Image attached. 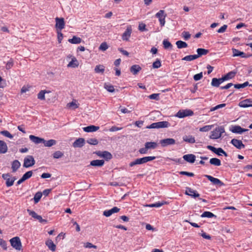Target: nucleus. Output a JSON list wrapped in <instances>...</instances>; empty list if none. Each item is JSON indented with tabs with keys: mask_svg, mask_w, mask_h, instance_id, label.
<instances>
[{
	"mask_svg": "<svg viewBox=\"0 0 252 252\" xmlns=\"http://www.w3.org/2000/svg\"><path fill=\"white\" fill-rule=\"evenodd\" d=\"M176 44L179 49H182L188 47V44L186 42L183 41L182 40H178L176 41Z\"/></svg>",
	"mask_w": 252,
	"mask_h": 252,
	"instance_id": "36",
	"label": "nucleus"
},
{
	"mask_svg": "<svg viewBox=\"0 0 252 252\" xmlns=\"http://www.w3.org/2000/svg\"><path fill=\"white\" fill-rule=\"evenodd\" d=\"M236 73L234 71H230L226 74L224 76L222 77V79L224 80V81L228 80L230 79L233 78L235 75Z\"/></svg>",
	"mask_w": 252,
	"mask_h": 252,
	"instance_id": "33",
	"label": "nucleus"
},
{
	"mask_svg": "<svg viewBox=\"0 0 252 252\" xmlns=\"http://www.w3.org/2000/svg\"><path fill=\"white\" fill-rule=\"evenodd\" d=\"M183 158L187 162L193 163L195 161L196 157L193 154H190L184 155Z\"/></svg>",
	"mask_w": 252,
	"mask_h": 252,
	"instance_id": "15",
	"label": "nucleus"
},
{
	"mask_svg": "<svg viewBox=\"0 0 252 252\" xmlns=\"http://www.w3.org/2000/svg\"><path fill=\"white\" fill-rule=\"evenodd\" d=\"M85 143V140L83 138H79L77 139L72 144L74 148H82Z\"/></svg>",
	"mask_w": 252,
	"mask_h": 252,
	"instance_id": "13",
	"label": "nucleus"
},
{
	"mask_svg": "<svg viewBox=\"0 0 252 252\" xmlns=\"http://www.w3.org/2000/svg\"><path fill=\"white\" fill-rule=\"evenodd\" d=\"M180 175H186L189 177H193L194 174L192 172H189L187 171H180L179 172Z\"/></svg>",
	"mask_w": 252,
	"mask_h": 252,
	"instance_id": "57",
	"label": "nucleus"
},
{
	"mask_svg": "<svg viewBox=\"0 0 252 252\" xmlns=\"http://www.w3.org/2000/svg\"><path fill=\"white\" fill-rule=\"evenodd\" d=\"M159 143L163 147H167L169 145H174L175 144V140L173 138H168L161 139L159 141Z\"/></svg>",
	"mask_w": 252,
	"mask_h": 252,
	"instance_id": "10",
	"label": "nucleus"
},
{
	"mask_svg": "<svg viewBox=\"0 0 252 252\" xmlns=\"http://www.w3.org/2000/svg\"><path fill=\"white\" fill-rule=\"evenodd\" d=\"M229 130L233 133L242 134L243 132L248 131V129L242 128L239 126H232L230 127Z\"/></svg>",
	"mask_w": 252,
	"mask_h": 252,
	"instance_id": "9",
	"label": "nucleus"
},
{
	"mask_svg": "<svg viewBox=\"0 0 252 252\" xmlns=\"http://www.w3.org/2000/svg\"><path fill=\"white\" fill-rule=\"evenodd\" d=\"M206 218H212L213 222H215L217 220V216L210 212L206 211Z\"/></svg>",
	"mask_w": 252,
	"mask_h": 252,
	"instance_id": "40",
	"label": "nucleus"
},
{
	"mask_svg": "<svg viewBox=\"0 0 252 252\" xmlns=\"http://www.w3.org/2000/svg\"><path fill=\"white\" fill-rule=\"evenodd\" d=\"M27 212H28L30 216H31L32 218H33L35 219H37V217L39 216L34 211H32V210H31L30 209H28Z\"/></svg>",
	"mask_w": 252,
	"mask_h": 252,
	"instance_id": "51",
	"label": "nucleus"
},
{
	"mask_svg": "<svg viewBox=\"0 0 252 252\" xmlns=\"http://www.w3.org/2000/svg\"><path fill=\"white\" fill-rule=\"evenodd\" d=\"M11 168L13 172H15L20 167L21 163L18 160H14L11 165Z\"/></svg>",
	"mask_w": 252,
	"mask_h": 252,
	"instance_id": "27",
	"label": "nucleus"
},
{
	"mask_svg": "<svg viewBox=\"0 0 252 252\" xmlns=\"http://www.w3.org/2000/svg\"><path fill=\"white\" fill-rule=\"evenodd\" d=\"M45 243L50 250H51L53 252L55 251L56 246L51 240H47Z\"/></svg>",
	"mask_w": 252,
	"mask_h": 252,
	"instance_id": "32",
	"label": "nucleus"
},
{
	"mask_svg": "<svg viewBox=\"0 0 252 252\" xmlns=\"http://www.w3.org/2000/svg\"><path fill=\"white\" fill-rule=\"evenodd\" d=\"M140 158L141 159V163L142 164L155 159L156 158V157L154 156H149L144 157Z\"/></svg>",
	"mask_w": 252,
	"mask_h": 252,
	"instance_id": "29",
	"label": "nucleus"
},
{
	"mask_svg": "<svg viewBox=\"0 0 252 252\" xmlns=\"http://www.w3.org/2000/svg\"><path fill=\"white\" fill-rule=\"evenodd\" d=\"M104 66L103 65L99 64L97 65L94 68V71L95 73H103L104 72Z\"/></svg>",
	"mask_w": 252,
	"mask_h": 252,
	"instance_id": "37",
	"label": "nucleus"
},
{
	"mask_svg": "<svg viewBox=\"0 0 252 252\" xmlns=\"http://www.w3.org/2000/svg\"><path fill=\"white\" fill-rule=\"evenodd\" d=\"M231 143L236 148L239 149H243L245 147V145L243 144L242 142L236 139H233L231 141Z\"/></svg>",
	"mask_w": 252,
	"mask_h": 252,
	"instance_id": "16",
	"label": "nucleus"
},
{
	"mask_svg": "<svg viewBox=\"0 0 252 252\" xmlns=\"http://www.w3.org/2000/svg\"><path fill=\"white\" fill-rule=\"evenodd\" d=\"M150 99L158 100L159 99V94H153L149 95Z\"/></svg>",
	"mask_w": 252,
	"mask_h": 252,
	"instance_id": "60",
	"label": "nucleus"
},
{
	"mask_svg": "<svg viewBox=\"0 0 252 252\" xmlns=\"http://www.w3.org/2000/svg\"><path fill=\"white\" fill-rule=\"evenodd\" d=\"M225 105H226V104L225 103H222V104H219L218 105H216L215 107L211 108L210 110V111H215L219 109L225 107Z\"/></svg>",
	"mask_w": 252,
	"mask_h": 252,
	"instance_id": "53",
	"label": "nucleus"
},
{
	"mask_svg": "<svg viewBox=\"0 0 252 252\" xmlns=\"http://www.w3.org/2000/svg\"><path fill=\"white\" fill-rule=\"evenodd\" d=\"M145 147L140 148L138 152L141 154H146L149 150L155 149L158 146V144L156 142H147L145 143Z\"/></svg>",
	"mask_w": 252,
	"mask_h": 252,
	"instance_id": "2",
	"label": "nucleus"
},
{
	"mask_svg": "<svg viewBox=\"0 0 252 252\" xmlns=\"http://www.w3.org/2000/svg\"><path fill=\"white\" fill-rule=\"evenodd\" d=\"M249 85L248 82H246L243 84H236L234 85V87L236 89H240V88H243L246 87Z\"/></svg>",
	"mask_w": 252,
	"mask_h": 252,
	"instance_id": "54",
	"label": "nucleus"
},
{
	"mask_svg": "<svg viewBox=\"0 0 252 252\" xmlns=\"http://www.w3.org/2000/svg\"><path fill=\"white\" fill-rule=\"evenodd\" d=\"M99 127L94 125H91L86 127H83V130L86 132H91L96 131L99 129Z\"/></svg>",
	"mask_w": 252,
	"mask_h": 252,
	"instance_id": "23",
	"label": "nucleus"
},
{
	"mask_svg": "<svg viewBox=\"0 0 252 252\" xmlns=\"http://www.w3.org/2000/svg\"><path fill=\"white\" fill-rule=\"evenodd\" d=\"M227 28V26L226 25H224L220 28L217 32L219 33H223L226 31Z\"/></svg>",
	"mask_w": 252,
	"mask_h": 252,
	"instance_id": "63",
	"label": "nucleus"
},
{
	"mask_svg": "<svg viewBox=\"0 0 252 252\" xmlns=\"http://www.w3.org/2000/svg\"><path fill=\"white\" fill-rule=\"evenodd\" d=\"M215 154L218 156L224 155L225 157L227 156L226 153L221 148H217Z\"/></svg>",
	"mask_w": 252,
	"mask_h": 252,
	"instance_id": "41",
	"label": "nucleus"
},
{
	"mask_svg": "<svg viewBox=\"0 0 252 252\" xmlns=\"http://www.w3.org/2000/svg\"><path fill=\"white\" fill-rule=\"evenodd\" d=\"M32 171H29L25 173L22 176V177L25 180H27L29 178H30L32 175Z\"/></svg>",
	"mask_w": 252,
	"mask_h": 252,
	"instance_id": "52",
	"label": "nucleus"
},
{
	"mask_svg": "<svg viewBox=\"0 0 252 252\" xmlns=\"http://www.w3.org/2000/svg\"><path fill=\"white\" fill-rule=\"evenodd\" d=\"M196 51L197 54H195V55L196 56L197 58H198L201 56L205 55V49L204 48H198L197 49Z\"/></svg>",
	"mask_w": 252,
	"mask_h": 252,
	"instance_id": "48",
	"label": "nucleus"
},
{
	"mask_svg": "<svg viewBox=\"0 0 252 252\" xmlns=\"http://www.w3.org/2000/svg\"><path fill=\"white\" fill-rule=\"evenodd\" d=\"M141 69V67L137 64L133 65L130 68V71L133 75H136Z\"/></svg>",
	"mask_w": 252,
	"mask_h": 252,
	"instance_id": "26",
	"label": "nucleus"
},
{
	"mask_svg": "<svg viewBox=\"0 0 252 252\" xmlns=\"http://www.w3.org/2000/svg\"><path fill=\"white\" fill-rule=\"evenodd\" d=\"M182 35L186 40H188L190 37V34L188 32L184 31L182 32Z\"/></svg>",
	"mask_w": 252,
	"mask_h": 252,
	"instance_id": "58",
	"label": "nucleus"
},
{
	"mask_svg": "<svg viewBox=\"0 0 252 252\" xmlns=\"http://www.w3.org/2000/svg\"><path fill=\"white\" fill-rule=\"evenodd\" d=\"M223 82L224 80H223L222 78L219 79L214 78L212 80L211 85L213 87H218Z\"/></svg>",
	"mask_w": 252,
	"mask_h": 252,
	"instance_id": "25",
	"label": "nucleus"
},
{
	"mask_svg": "<svg viewBox=\"0 0 252 252\" xmlns=\"http://www.w3.org/2000/svg\"><path fill=\"white\" fill-rule=\"evenodd\" d=\"M158 128H164L168 127L170 126L169 122L167 121H161L158 122Z\"/></svg>",
	"mask_w": 252,
	"mask_h": 252,
	"instance_id": "39",
	"label": "nucleus"
},
{
	"mask_svg": "<svg viewBox=\"0 0 252 252\" xmlns=\"http://www.w3.org/2000/svg\"><path fill=\"white\" fill-rule=\"evenodd\" d=\"M108 48V46L106 42H102L99 47V49L101 51H105Z\"/></svg>",
	"mask_w": 252,
	"mask_h": 252,
	"instance_id": "55",
	"label": "nucleus"
},
{
	"mask_svg": "<svg viewBox=\"0 0 252 252\" xmlns=\"http://www.w3.org/2000/svg\"><path fill=\"white\" fill-rule=\"evenodd\" d=\"M79 65V63L77 60L75 58H73L71 61L67 65L68 67H72L73 68H75L78 67Z\"/></svg>",
	"mask_w": 252,
	"mask_h": 252,
	"instance_id": "31",
	"label": "nucleus"
},
{
	"mask_svg": "<svg viewBox=\"0 0 252 252\" xmlns=\"http://www.w3.org/2000/svg\"><path fill=\"white\" fill-rule=\"evenodd\" d=\"M67 106L69 108L73 107V109H75L77 108H78V105L76 104L75 102L73 101H72L71 102H70L67 104Z\"/></svg>",
	"mask_w": 252,
	"mask_h": 252,
	"instance_id": "62",
	"label": "nucleus"
},
{
	"mask_svg": "<svg viewBox=\"0 0 252 252\" xmlns=\"http://www.w3.org/2000/svg\"><path fill=\"white\" fill-rule=\"evenodd\" d=\"M94 154H95L99 157L105 158L106 160H109L112 158V154L110 152L106 151L103 152L97 151L94 152Z\"/></svg>",
	"mask_w": 252,
	"mask_h": 252,
	"instance_id": "7",
	"label": "nucleus"
},
{
	"mask_svg": "<svg viewBox=\"0 0 252 252\" xmlns=\"http://www.w3.org/2000/svg\"><path fill=\"white\" fill-rule=\"evenodd\" d=\"M252 101L248 99L242 100L239 103V106L241 107L247 108L249 107H252Z\"/></svg>",
	"mask_w": 252,
	"mask_h": 252,
	"instance_id": "21",
	"label": "nucleus"
},
{
	"mask_svg": "<svg viewBox=\"0 0 252 252\" xmlns=\"http://www.w3.org/2000/svg\"><path fill=\"white\" fill-rule=\"evenodd\" d=\"M0 133L2 135L12 139L13 136V135L7 130H3L0 132Z\"/></svg>",
	"mask_w": 252,
	"mask_h": 252,
	"instance_id": "49",
	"label": "nucleus"
},
{
	"mask_svg": "<svg viewBox=\"0 0 252 252\" xmlns=\"http://www.w3.org/2000/svg\"><path fill=\"white\" fill-rule=\"evenodd\" d=\"M131 29L130 27H127L126 31L123 33L122 38L123 40L128 41L131 33Z\"/></svg>",
	"mask_w": 252,
	"mask_h": 252,
	"instance_id": "17",
	"label": "nucleus"
},
{
	"mask_svg": "<svg viewBox=\"0 0 252 252\" xmlns=\"http://www.w3.org/2000/svg\"><path fill=\"white\" fill-rule=\"evenodd\" d=\"M81 41L82 39L80 37L76 36H73L72 38L68 40V41L71 44H79Z\"/></svg>",
	"mask_w": 252,
	"mask_h": 252,
	"instance_id": "28",
	"label": "nucleus"
},
{
	"mask_svg": "<svg viewBox=\"0 0 252 252\" xmlns=\"http://www.w3.org/2000/svg\"><path fill=\"white\" fill-rule=\"evenodd\" d=\"M42 196V193L41 192H40V191L37 192L35 194L34 198H33L34 203H38L39 201V200H40Z\"/></svg>",
	"mask_w": 252,
	"mask_h": 252,
	"instance_id": "38",
	"label": "nucleus"
},
{
	"mask_svg": "<svg viewBox=\"0 0 252 252\" xmlns=\"http://www.w3.org/2000/svg\"><path fill=\"white\" fill-rule=\"evenodd\" d=\"M63 156V153L60 151H56L53 154V157L54 158H61Z\"/></svg>",
	"mask_w": 252,
	"mask_h": 252,
	"instance_id": "44",
	"label": "nucleus"
},
{
	"mask_svg": "<svg viewBox=\"0 0 252 252\" xmlns=\"http://www.w3.org/2000/svg\"><path fill=\"white\" fill-rule=\"evenodd\" d=\"M161 65L160 61L157 59L156 61L153 63V67L154 68H158Z\"/></svg>",
	"mask_w": 252,
	"mask_h": 252,
	"instance_id": "50",
	"label": "nucleus"
},
{
	"mask_svg": "<svg viewBox=\"0 0 252 252\" xmlns=\"http://www.w3.org/2000/svg\"><path fill=\"white\" fill-rule=\"evenodd\" d=\"M46 93H47L46 91L41 90L38 94L37 98L40 100H44L45 99V94Z\"/></svg>",
	"mask_w": 252,
	"mask_h": 252,
	"instance_id": "47",
	"label": "nucleus"
},
{
	"mask_svg": "<svg viewBox=\"0 0 252 252\" xmlns=\"http://www.w3.org/2000/svg\"><path fill=\"white\" fill-rule=\"evenodd\" d=\"M11 246L16 250H21L22 249V243L19 237H15L10 240Z\"/></svg>",
	"mask_w": 252,
	"mask_h": 252,
	"instance_id": "3",
	"label": "nucleus"
},
{
	"mask_svg": "<svg viewBox=\"0 0 252 252\" xmlns=\"http://www.w3.org/2000/svg\"><path fill=\"white\" fill-rule=\"evenodd\" d=\"M29 138L32 142L36 144H38L41 143H43V141H44L43 138L35 136L33 135H30L29 136Z\"/></svg>",
	"mask_w": 252,
	"mask_h": 252,
	"instance_id": "20",
	"label": "nucleus"
},
{
	"mask_svg": "<svg viewBox=\"0 0 252 252\" xmlns=\"http://www.w3.org/2000/svg\"><path fill=\"white\" fill-rule=\"evenodd\" d=\"M206 178H207L214 185L218 186H221L223 185V183L218 178L207 175H206Z\"/></svg>",
	"mask_w": 252,
	"mask_h": 252,
	"instance_id": "12",
	"label": "nucleus"
},
{
	"mask_svg": "<svg viewBox=\"0 0 252 252\" xmlns=\"http://www.w3.org/2000/svg\"><path fill=\"white\" fill-rule=\"evenodd\" d=\"M56 25L55 27L57 30L61 31L64 29L65 26V22L63 18L56 17L55 18Z\"/></svg>",
	"mask_w": 252,
	"mask_h": 252,
	"instance_id": "11",
	"label": "nucleus"
},
{
	"mask_svg": "<svg viewBox=\"0 0 252 252\" xmlns=\"http://www.w3.org/2000/svg\"><path fill=\"white\" fill-rule=\"evenodd\" d=\"M0 246L4 250H7V243L3 239L0 238Z\"/></svg>",
	"mask_w": 252,
	"mask_h": 252,
	"instance_id": "56",
	"label": "nucleus"
},
{
	"mask_svg": "<svg viewBox=\"0 0 252 252\" xmlns=\"http://www.w3.org/2000/svg\"><path fill=\"white\" fill-rule=\"evenodd\" d=\"M166 16V14H164V11L163 10H159L156 14V17L158 18L160 22V25L161 27H163L165 25V18Z\"/></svg>",
	"mask_w": 252,
	"mask_h": 252,
	"instance_id": "8",
	"label": "nucleus"
},
{
	"mask_svg": "<svg viewBox=\"0 0 252 252\" xmlns=\"http://www.w3.org/2000/svg\"><path fill=\"white\" fill-rule=\"evenodd\" d=\"M7 146L6 143L0 140V154H5L7 151Z\"/></svg>",
	"mask_w": 252,
	"mask_h": 252,
	"instance_id": "24",
	"label": "nucleus"
},
{
	"mask_svg": "<svg viewBox=\"0 0 252 252\" xmlns=\"http://www.w3.org/2000/svg\"><path fill=\"white\" fill-rule=\"evenodd\" d=\"M86 141L88 144L93 145H96L98 143V141L96 138H89Z\"/></svg>",
	"mask_w": 252,
	"mask_h": 252,
	"instance_id": "45",
	"label": "nucleus"
},
{
	"mask_svg": "<svg viewBox=\"0 0 252 252\" xmlns=\"http://www.w3.org/2000/svg\"><path fill=\"white\" fill-rule=\"evenodd\" d=\"M120 210V209L117 207H114L110 210H105L103 213V215L106 217H108L114 213H118Z\"/></svg>",
	"mask_w": 252,
	"mask_h": 252,
	"instance_id": "14",
	"label": "nucleus"
},
{
	"mask_svg": "<svg viewBox=\"0 0 252 252\" xmlns=\"http://www.w3.org/2000/svg\"><path fill=\"white\" fill-rule=\"evenodd\" d=\"M2 178L6 181L5 184L7 187L12 186L14 181L16 180L15 177H12V175L9 173L3 174Z\"/></svg>",
	"mask_w": 252,
	"mask_h": 252,
	"instance_id": "4",
	"label": "nucleus"
},
{
	"mask_svg": "<svg viewBox=\"0 0 252 252\" xmlns=\"http://www.w3.org/2000/svg\"><path fill=\"white\" fill-rule=\"evenodd\" d=\"M58 40L59 43H61L63 39V34L61 32L58 31Z\"/></svg>",
	"mask_w": 252,
	"mask_h": 252,
	"instance_id": "64",
	"label": "nucleus"
},
{
	"mask_svg": "<svg viewBox=\"0 0 252 252\" xmlns=\"http://www.w3.org/2000/svg\"><path fill=\"white\" fill-rule=\"evenodd\" d=\"M104 164V161L103 159H96L91 161L90 165L93 166L101 167Z\"/></svg>",
	"mask_w": 252,
	"mask_h": 252,
	"instance_id": "22",
	"label": "nucleus"
},
{
	"mask_svg": "<svg viewBox=\"0 0 252 252\" xmlns=\"http://www.w3.org/2000/svg\"><path fill=\"white\" fill-rule=\"evenodd\" d=\"M225 135V128L223 126H217L209 133L210 139L217 140L221 139Z\"/></svg>",
	"mask_w": 252,
	"mask_h": 252,
	"instance_id": "1",
	"label": "nucleus"
},
{
	"mask_svg": "<svg viewBox=\"0 0 252 252\" xmlns=\"http://www.w3.org/2000/svg\"><path fill=\"white\" fill-rule=\"evenodd\" d=\"M104 88L109 92L113 93L115 91L114 87L113 85L110 84H104Z\"/></svg>",
	"mask_w": 252,
	"mask_h": 252,
	"instance_id": "43",
	"label": "nucleus"
},
{
	"mask_svg": "<svg viewBox=\"0 0 252 252\" xmlns=\"http://www.w3.org/2000/svg\"><path fill=\"white\" fill-rule=\"evenodd\" d=\"M35 164V160L32 156H27L24 160L23 166L28 168L33 166Z\"/></svg>",
	"mask_w": 252,
	"mask_h": 252,
	"instance_id": "6",
	"label": "nucleus"
},
{
	"mask_svg": "<svg viewBox=\"0 0 252 252\" xmlns=\"http://www.w3.org/2000/svg\"><path fill=\"white\" fill-rule=\"evenodd\" d=\"M43 143L44 145L46 147H51L53 145H55L56 144V141L54 139H50L48 141H46L44 139V141H43Z\"/></svg>",
	"mask_w": 252,
	"mask_h": 252,
	"instance_id": "34",
	"label": "nucleus"
},
{
	"mask_svg": "<svg viewBox=\"0 0 252 252\" xmlns=\"http://www.w3.org/2000/svg\"><path fill=\"white\" fill-rule=\"evenodd\" d=\"M193 114V111L190 109L180 110L176 113L175 116L179 118H183L192 116Z\"/></svg>",
	"mask_w": 252,
	"mask_h": 252,
	"instance_id": "5",
	"label": "nucleus"
},
{
	"mask_svg": "<svg viewBox=\"0 0 252 252\" xmlns=\"http://www.w3.org/2000/svg\"><path fill=\"white\" fill-rule=\"evenodd\" d=\"M203 77L202 72L197 73L193 76V79L195 81H198Z\"/></svg>",
	"mask_w": 252,
	"mask_h": 252,
	"instance_id": "59",
	"label": "nucleus"
},
{
	"mask_svg": "<svg viewBox=\"0 0 252 252\" xmlns=\"http://www.w3.org/2000/svg\"><path fill=\"white\" fill-rule=\"evenodd\" d=\"M197 59L195 55H190L185 56L182 59V60L186 61H191Z\"/></svg>",
	"mask_w": 252,
	"mask_h": 252,
	"instance_id": "42",
	"label": "nucleus"
},
{
	"mask_svg": "<svg viewBox=\"0 0 252 252\" xmlns=\"http://www.w3.org/2000/svg\"><path fill=\"white\" fill-rule=\"evenodd\" d=\"M210 163L211 164L219 166L221 165L220 160L217 158H212L210 159Z\"/></svg>",
	"mask_w": 252,
	"mask_h": 252,
	"instance_id": "35",
	"label": "nucleus"
},
{
	"mask_svg": "<svg viewBox=\"0 0 252 252\" xmlns=\"http://www.w3.org/2000/svg\"><path fill=\"white\" fill-rule=\"evenodd\" d=\"M232 52L233 57H241L243 58H247L248 57V56H247L244 52L240 51L236 49H233Z\"/></svg>",
	"mask_w": 252,
	"mask_h": 252,
	"instance_id": "19",
	"label": "nucleus"
},
{
	"mask_svg": "<svg viewBox=\"0 0 252 252\" xmlns=\"http://www.w3.org/2000/svg\"><path fill=\"white\" fill-rule=\"evenodd\" d=\"M183 140L189 143H194L195 142L194 137L191 135H185L183 137Z\"/></svg>",
	"mask_w": 252,
	"mask_h": 252,
	"instance_id": "30",
	"label": "nucleus"
},
{
	"mask_svg": "<svg viewBox=\"0 0 252 252\" xmlns=\"http://www.w3.org/2000/svg\"><path fill=\"white\" fill-rule=\"evenodd\" d=\"M163 47L165 49H169L172 48V45L171 43L167 39H164L163 41Z\"/></svg>",
	"mask_w": 252,
	"mask_h": 252,
	"instance_id": "46",
	"label": "nucleus"
},
{
	"mask_svg": "<svg viewBox=\"0 0 252 252\" xmlns=\"http://www.w3.org/2000/svg\"><path fill=\"white\" fill-rule=\"evenodd\" d=\"M84 247L86 248H94V249H96L97 248V246H95V245H94L93 244H92V243H89V242H87L86 243H85L84 244Z\"/></svg>",
	"mask_w": 252,
	"mask_h": 252,
	"instance_id": "61",
	"label": "nucleus"
},
{
	"mask_svg": "<svg viewBox=\"0 0 252 252\" xmlns=\"http://www.w3.org/2000/svg\"><path fill=\"white\" fill-rule=\"evenodd\" d=\"M186 194L196 198L199 196V194L195 190H193L189 187H187L185 192Z\"/></svg>",
	"mask_w": 252,
	"mask_h": 252,
	"instance_id": "18",
	"label": "nucleus"
}]
</instances>
